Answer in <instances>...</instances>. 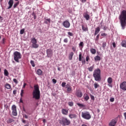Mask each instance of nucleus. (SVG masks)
Returning a JSON list of instances; mask_svg holds the SVG:
<instances>
[{"label":"nucleus","instance_id":"1","mask_svg":"<svg viewBox=\"0 0 126 126\" xmlns=\"http://www.w3.org/2000/svg\"><path fill=\"white\" fill-rule=\"evenodd\" d=\"M119 20L122 29L124 30L126 29V10H123L119 16Z\"/></svg>","mask_w":126,"mask_h":126},{"label":"nucleus","instance_id":"2","mask_svg":"<svg viewBox=\"0 0 126 126\" xmlns=\"http://www.w3.org/2000/svg\"><path fill=\"white\" fill-rule=\"evenodd\" d=\"M34 90L32 92V98L35 100H39L40 99V90L39 86L35 85L33 87Z\"/></svg>","mask_w":126,"mask_h":126},{"label":"nucleus","instance_id":"3","mask_svg":"<svg viewBox=\"0 0 126 126\" xmlns=\"http://www.w3.org/2000/svg\"><path fill=\"white\" fill-rule=\"evenodd\" d=\"M93 76L95 81L98 82L101 81L102 78H101V70L99 68H97L94 71Z\"/></svg>","mask_w":126,"mask_h":126},{"label":"nucleus","instance_id":"4","mask_svg":"<svg viewBox=\"0 0 126 126\" xmlns=\"http://www.w3.org/2000/svg\"><path fill=\"white\" fill-rule=\"evenodd\" d=\"M59 122L61 125L64 126H69L71 124L70 120L66 117H62L61 120H59Z\"/></svg>","mask_w":126,"mask_h":126},{"label":"nucleus","instance_id":"5","mask_svg":"<svg viewBox=\"0 0 126 126\" xmlns=\"http://www.w3.org/2000/svg\"><path fill=\"white\" fill-rule=\"evenodd\" d=\"M13 57L15 62H16V63H19V60L21 59L22 56L20 52L16 51L13 53Z\"/></svg>","mask_w":126,"mask_h":126},{"label":"nucleus","instance_id":"6","mask_svg":"<svg viewBox=\"0 0 126 126\" xmlns=\"http://www.w3.org/2000/svg\"><path fill=\"white\" fill-rule=\"evenodd\" d=\"M81 117L85 120H90L91 119V115L90 114V112L88 111L82 112Z\"/></svg>","mask_w":126,"mask_h":126},{"label":"nucleus","instance_id":"7","mask_svg":"<svg viewBox=\"0 0 126 126\" xmlns=\"http://www.w3.org/2000/svg\"><path fill=\"white\" fill-rule=\"evenodd\" d=\"M31 42L32 43V46L34 48V49H37L39 48V45L37 44V40L35 37H33L31 39Z\"/></svg>","mask_w":126,"mask_h":126},{"label":"nucleus","instance_id":"8","mask_svg":"<svg viewBox=\"0 0 126 126\" xmlns=\"http://www.w3.org/2000/svg\"><path fill=\"white\" fill-rule=\"evenodd\" d=\"M75 95L78 98H81L83 96V93L80 90H78L75 93Z\"/></svg>","mask_w":126,"mask_h":126},{"label":"nucleus","instance_id":"9","mask_svg":"<svg viewBox=\"0 0 126 126\" xmlns=\"http://www.w3.org/2000/svg\"><path fill=\"white\" fill-rule=\"evenodd\" d=\"M46 54L48 58H52L53 56V50L51 49H48L46 50Z\"/></svg>","mask_w":126,"mask_h":126},{"label":"nucleus","instance_id":"10","mask_svg":"<svg viewBox=\"0 0 126 126\" xmlns=\"http://www.w3.org/2000/svg\"><path fill=\"white\" fill-rule=\"evenodd\" d=\"M63 25L65 28H69L70 27V23L68 21L66 20L63 22Z\"/></svg>","mask_w":126,"mask_h":126},{"label":"nucleus","instance_id":"11","mask_svg":"<svg viewBox=\"0 0 126 126\" xmlns=\"http://www.w3.org/2000/svg\"><path fill=\"white\" fill-rule=\"evenodd\" d=\"M107 82H108V86L109 87H113V85H112V83H113V78L112 77H109L107 79Z\"/></svg>","mask_w":126,"mask_h":126},{"label":"nucleus","instance_id":"12","mask_svg":"<svg viewBox=\"0 0 126 126\" xmlns=\"http://www.w3.org/2000/svg\"><path fill=\"white\" fill-rule=\"evenodd\" d=\"M120 88L124 91H126V82H123L120 84Z\"/></svg>","mask_w":126,"mask_h":126},{"label":"nucleus","instance_id":"13","mask_svg":"<svg viewBox=\"0 0 126 126\" xmlns=\"http://www.w3.org/2000/svg\"><path fill=\"white\" fill-rule=\"evenodd\" d=\"M68 117L71 119H76L77 118V115L75 114L70 113Z\"/></svg>","mask_w":126,"mask_h":126},{"label":"nucleus","instance_id":"14","mask_svg":"<svg viewBox=\"0 0 126 126\" xmlns=\"http://www.w3.org/2000/svg\"><path fill=\"white\" fill-rule=\"evenodd\" d=\"M8 4L9 5V6L7 8V9H10V8L12 7V5H13V0H9Z\"/></svg>","mask_w":126,"mask_h":126},{"label":"nucleus","instance_id":"15","mask_svg":"<svg viewBox=\"0 0 126 126\" xmlns=\"http://www.w3.org/2000/svg\"><path fill=\"white\" fill-rule=\"evenodd\" d=\"M116 124H117V121L115 119H113L110 122V123H109V126H116Z\"/></svg>","mask_w":126,"mask_h":126},{"label":"nucleus","instance_id":"16","mask_svg":"<svg viewBox=\"0 0 126 126\" xmlns=\"http://www.w3.org/2000/svg\"><path fill=\"white\" fill-rule=\"evenodd\" d=\"M62 113L63 115H64L65 116H67V115L68 114V110L65 109H62Z\"/></svg>","mask_w":126,"mask_h":126},{"label":"nucleus","instance_id":"17","mask_svg":"<svg viewBox=\"0 0 126 126\" xmlns=\"http://www.w3.org/2000/svg\"><path fill=\"white\" fill-rule=\"evenodd\" d=\"M84 18L86 19V20H89L90 19V15L88 14V13L86 12L83 14Z\"/></svg>","mask_w":126,"mask_h":126},{"label":"nucleus","instance_id":"18","mask_svg":"<svg viewBox=\"0 0 126 126\" xmlns=\"http://www.w3.org/2000/svg\"><path fill=\"white\" fill-rule=\"evenodd\" d=\"M81 26L83 31H84L85 32L88 31V27H87V25L84 26V25H82Z\"/></svg>","mask_w":126,"mask_h":126},{"label":"nucleus","instance_id":"19","mask_svg":"<svg viewBox=\"0 0 126 126\" xmlns=\"http://www.w3.org/2000/svg\"><path fill=\"white\" fill-rule=\"evenodd\" d=\"M83 59H84V57L82 56V53L81 52H80L79 55V62H82V63H83Z\"/></svg>","mask_w":126,"mask_h":126},{"label":"nucleus","instance_id":"20","mask_svg":"<svg viewBox=\"0 0 126 126\" xmlns=\"http://www.w3.org/2000/svg\"><path fill=\"white\" fill-rule=\"evenodd\" d=\"M66 88H67V91L68 92H70L72 91V89L71 88V86L69 84H67Z\"/></svg>","mask_w":126,"mask_h":126},{"label":"nucleus","instance_id":"21","mask_svg":"<svg viewBox=\"0 0 126 126\" xmlns=\"http://www.w3.org/2000/svg\"><path fill=\"white\" fill-rule=\"evenodd\" d=\"M121 45L122 47L126 48V39H124V40H122V42L121 43Z\"/></svg>","mask_w":126,"mask_h":126},{"label":"nucleus","instance_id":"22","mask_svg":"<svg viewBox=\"0 0 126 126\" xmlns=\"http://www.w3.org/2000/svg\"><path fill=\"white\" fill-rule=\"evenodd\" d=\"M79 47L80 48V50H82L83 47H84V43H83L82 41L80 42L79 44Z\"/></svg>","mask_w":126,"mask_h":126},{"label":"nucleus","instance_id":"23","mask_svg":"<svg viewBox=\"0 0 126 126\" xmlns=\"http://www.w3.org/2000/svg\"><path fill=\"white\" fill-rule=\"evenodd\" d=\"M4 87L5 88H6V89H11V85H10V84H8V83H6L4 85Z\"/></svg>","mask_w":126,"mask_h":126},{"label":"nucleus","instance_id":"24","mask_svg":"<svg viewBox=\"0 0 126 126\" xmlns=\"http://www.w3.org/2000/svg\"><path fill=\"white\" fill-rule=\"evenodd\" d=\"M94 62H98L101 61V57L99 56H96L94 57Z\"/></svg>","mask_w":126,"mask_h":126},{"label":"nucleus","instance_id":"25","mask_svg":"<svg viewBox=\"0 0 126 126\" xmlns=\"http://www.w3.org/2000/svg\"><path fill=\"white\" fill-rule=\"evenodd\" d=\"M36 74L38 75H42L43 74V71H42V70H41V69H38L36 71Z\"/></svg>","mask_w":126,"mask_h":126},{"label":"nucleus","instance_id":"26","mask_svg":"<svg viewBox=\"0 0 126 126\" xmlns=\"http://www.w3.org/2000/svg\"><path fill=\"white\" fill-rule=\"evenodd\" d=\"M73 55H74V53H73V52H71L69 53L68 55V59L69 61H71V60H72V57H73Z\"/></svg>","mask_w":126,"mask_h":126},{"label":"nucleus","instance_id":"27","mask_svg":"<svg viewBox=\"0 0 126 126\" xmlns=\"http://www.w3.org/2000/svg\"><path fill=\"white\" fill-rule=\"evenodd\" d=\"M99 32H100V28L97 27L95 29L94 34V36H96V35H97V34H98Z\"/></svg>","mask_w":126,"mask_h":126},{"label":"nucleus","instance_id":"28","mask_svg":"<svg viewBox=\"0 0 126 126\" xmlns=\"http://www.w3.org/2000/svg\"><path fill=\"white\" fill-rule=\"evenodd\" d=\"M14 120L13 119L9 118L8 120H7L6 123L7 124H11V123H13Z\"/></svg>","mask_w":126,"mask_h":126},{"label":"nucleus","instance_id":"29","mask_svg":"<svg viewBox=\"0 0 126 126\" xmlns=\"http://www.w3.org/2000/svg\"><path fill=\"white\" fill-rule=\"evenodd\" d=\"M90 52L93 55H95V54H96V49L94 48H91L90 49Z\"/></svg>","mask_w":126,"mask_h":126},{"label":"nucleus","instance_id":"30","mask_svg":"<svg viewBox=\"0 0 126 126\" xmlns=\"http://www.w3.org/2000/svg\"><path fill=\"white\" fill-rule=\"evenodd\" d=\"M85 101H87L88 100H89L90 99V97H89V95H88L87 94H86L84 96Z\"/></svg>","mask_w":126,"mask_h":126},{"label":"nucleus","instance_id":"31","mask_svg":"<svg viewBox=\"0 0 126 126\" xmlns=\"http://www.w3.org/2000/svg\"><path fill=\"white\" fill-rule=\"evenodd\" d=\"M94 65H93L92 66L88 68V69L89 71L92 72L93 71V69H94Z\"/></svg>","mask_w":126,"mask_h":126},{"label":"nucleus","instance_id":"32","mask_svg":"<svg viewBox=\"0 0 126 126\" xmlns=\"http://www.w3.org/2000/svg\"><path fill=\"white\" fill-rule=\"evenodd\" d=\"M12 115H13V116H14L15 117H16V116H17V110L12 111Z\"/></svg>","mask_w":126,"mask_h":126},{"label":"nucleus","instance_id":"33","mask_svg":"<svg viewBox=\"0 0 126 126\" xmlns=\"http://www.w3.org/2000/svg\"><path fill=\"white\" fill-rule=\"evenodd\" d=\"M94 85L95 89H97V88H99V87H100V86L96 82L94 83Z\"/></svg>","mask_w":126,"mask_h":126},{"label":"nucleus","instance_id":"34","mask_svg":"<svg viewBox=\"0 0 126 126\" xmlns=\"http://www.w3.org/2000/svg\"><path fill=\"white\" fill-rule=\"evenodd\" d=\"M4 74L5 76H8V74H9V73H8V71L6 69H4Z\"/></svg>","mask_w":126,"mask_h":126},{"label":"nucleus","instance_id":"35","mask_svg":"<svg viewBox=\"0 0 126 126\" xmlns=\"http://www.w3.org/2000/svg\"><path fill=\"white\" fill-rule=\"evenodd\" d=\"M106 46H107V43L104 42L102 43V48L103 50H105L106 49Z\"/></svg>","mask_w":126,"mask_h":126},{"label":"nucleus","instance_id":"36","mask_svg":"<svg viewBox=\"0 0 126 126\" xmlns=\"http://www.w3.org/2000/svg\"><path fill=\"white\" fill-rule=\"evenodd\" d=\"M67 34L69 37L73 36V33L70 32H68Z\"/></svg>","mask_w":126,"mask_h":126},{"label":"nucleus","instance_id":"37","mask_svg":"<svg viewBox=\"0 0 126 126\" xmlns=\"http://www.w3.org/2000/svg\"><path fill=\"white\" fill-rule=\"evenodd\" d=\"M16 106L15 105H13L12 106V111H16Z\"/></svg>","mask_w":126,"mask_h":126},{"label":"nucleus","instance_id":"38","mask_svg":"<svg viewBox=\"0 0 126 126\" xmlns=\"http://www.w3.org/2000/svg\"><path fill=\"white\" fill-rule=\"evenodd\" d=\"M19 4V1L16 2L14 5H13V8H16V7Z\"/></svg>","mask_w":126,"mask_h":126},{"label":"nucleus","instance_id":"39","mask_svg":"<svg viewBox=\"0 0 126 126\" xmlns=\"http://www.w3.org/2000/svg\"><path fill=\"white\" fill-rule=\"evenodd\" d=\"M25 32V29H22L20 32V33L21 34V35H22V34H24V32Z\"/></svg>","mask_w":126,"mask_h":126},{"label":"nucleus","instance_id":"40","mask_svg":"<svg viewBox=\"0 0 126 126\" xmlns=\"http://www.w3.org/2000/svg\"><path fill=\"white\" fill-rule=\"evenodd\" d=\"M68 105L69 106H70V107H72V106H73V102L71 101V102H69L68 103Z\"/></svg>","mask_w":126,"mask_h":126},{"label":"nucleus","instance_id":"41","mask_svg":"<svg viewBox=\"0 0 126 126\" xmlns=\"http://www.w3.org/2000/svg\"><path fill=\"white\" fill-rule=\"evenodd\" d=\"M23 94H24V90H21L20 94L21 97H23Z\"/></svg>","mask_w":126,"mask_h":126},{"label":"nucleus","instance_id":"42","mask_svg":"<svg viewBox=\"0 0 126 126\" xmlns=\"http://www.w3.org/2000/svg\"><path fill=\"white\" fill-rule=\"evenodd\" d=\"M90 97H91V100H93V101L95 100V97L94 95L90 94Z\"/></svg>","mask_w":126,"mask_h":126},{"label":"nucleus","instance_id":"43","mask_svg":"<svg viewBox=\"0 0 126 126\" xmlns=\"http://www.w3.org/2000/svg\"><path fill=\"white\" fill-rule=\"evenodd\" d=\"M31 64H32L33 67H35V63H34V62L32 60L31 61Z\"/></svg>","mask_w":126,"mask_h":126},{"label":"nucleus","instance_id":"44","mask_svg":"<svg viewBox=\"0 0 126 126\" xmlns=\"http://www.w3.org/2000/svg\"><path fill=\"white\" fill-rule=\"evenodd\" d=\"M101 36H102V37H106V36H108V34L106 33H103L101 34Z\"/></svg>","mask_w":126,"mask_h":126},{"label":"nucleus","instance_id":"45","mask_svg":"<svg viewBox=\"0 0 126 126\" xmlns=\"http://www.w3.org/2000/svg\"><path fill=\"white\" fill-rule=\"evenodd\" d=\"M90 60V57H89V56H87L86 58V62H89Z\"/></svg>","mask_w":126,"mask_h":126},{"label":"nucleus","instance_id":"46","mask_svg":"<svg viewBox=\"0 0 126 126\" xmlns=\"http://www.w3.org/2000/svg\"><path fill=\"white\" fill-rule=\"evenodd\" d=\"M64 43H68V39L67 38H64L63 40Z\"/></svg>","mask_w":126,"mask_h":126},{"label":"nucleus","instance_id":"47","mask_svg":"<svg viewBox=\"0 0 126 126\" xmlns=\"http://www.w3.org/2000/svg\"><path fill=\"white\" fill-rule=\"evenodd\" d=\"M77 106H79V107H84V105L81 104V103H77Z\"/></svg>","mask_w":126,"mask_h":126},{"label":"nucleus","instance_id":"48","mask_svg":"<svg viewBox=\"0 0 126 126\" xmlns=\"http://www.w3.org/2000/svg\"><path fill=\"white\" fill-rule=\"evenodd\" d=\"M72 50L74 52H76V47L75 46L72 47Z\"/></svg>","mask_w":126,"mask_h":126},{"label":"nucleus","instance_id":"49","mask_svg":"<svg viewBox=\"0 0 126 126\" xmlns=\"http://www.w3.org/2000/svg\"><path fill=\"white\" fill-rule=\"evenodd\" d=\"M66 84V83L63 82L62 84V87H65Z\"/></svg>","mask_w":126,"mask_h":126},{"label":"nucleus","instance_id":"50","mask_svg":"<svg viewBox=\"0 0 126 126\" xmlns=\"http://www.w3.org/2000/svg\"><path fill=\"white\" fill-rule=\"evenodd\" d=\"M13 81L16 83V84H17L18 83V81H17L16 79H13Z\"/></svg>","mask_w":126,"mask_h":126},{"label":"nucleus","instance_id":"51","mask_svg":"<svg viewBox=\"0 0 126 126\" xmlns=\"http://www.w3.org/2000/svg\"><path fill=\"white\" fill-rule=\"evenodd\" d=\"M52 81L54 84H56V83H57V80H56V79H53Z\"/></svg>","mask_w":126,"mask_h":126},{"label":"nucleus","instance_id":"52","mask_svg":"<svg viewBox=\"0 0 126 126\" xmlns=\"http://www.w3.org/2000/svg\"><path fill=\"white\" fill-rule=\"evenodd\" d=\"M100 36V34H98L95 38V40L96 41H98L99 40V37Z\"/></svg>","mask_w":126,"mask_h":126},{"label":"nucleus","instance_id":"53","mask_svg":"<svg viewBox=\"0 0 126 126\" xmlns=\"http://www.w3.org/2000/svg\"><path fill=\"white\" fill-rule=\"evenodd\" d=\"M110 102H114V101H115V98H114V97L111 98L110 99Z\"/></svg>","mask_w":126,"mask_h":126},{"label":"nucleus","instance_id":"54","mask_svg":"<svg viewBox=\"0 0 126 126\" xmlns=\"http://www.w3.org/2000/svg\"><path fill=\"white\" fill-rule=\"evenodd\" d=\"M112 45L113 48H116V43L115 42H113Z\"/></svg>","mask_w":126,"mask_h":126},{"label":"nucleus","instance_id":"55","mask_svg":"<svg viewBox=\"0 0 126 126\" xmlns=\"http://www.w3.org/2000/svg\"><path fill=\"white\" fill-rule=\"evenodd\" d=\"M68 12H69V13H71V12H72V10L71 9H68Z\"/></svg>","mask_w":126,"mask_h":126},{"label":"nucleus","instance_id":"56","mask_svg":"<svg viewBox=\"0 0 126 126\" xmlns=\"http://www.w3.org/2000/svg\"><path fill=\"white\" fill-rule=\"evenodd\" d=\"M17 91L16 90H14L13 91V94H14V95H15L17 93Z\"/></svg>","mask_w":126,"mask_h":126},{"label":"nucleus","instance_id":"57","mask_svg":"<svg viewBox=\"0 0 126 126\" xmlns=\"http://www.w3.org/2000/svg\"><path fill=\"white\" fill-rule=\"evenodd\" d=\"M27 85V84L26 83H24L23 85V88H25L26 86Z\"/></svg>","mask_w":126,"mask_h":126},{"label":"nucleus","instance_id":"58","mask_svg":"<svg viewBox=\"0 0 126 126\" xmlns=\"http://www.w3.org/2000/svg\"><path fill=\"white\" fill-rule=\"evenodd\" d=\"M46 20H47L49 23H51V19H46Z\"/></svg>","mask_w":126,"mask_h":126},{"label":"nucleus","instance_id":"59","mask_svg":"<svg viewBox=\"0 0 126 126\" xmlns=\"http://www.w3.org/2000/svg\"><path fill=\"white\" fill-rule=\"evenodd\" d=\"M20 103H23V100H22V97L20 99Z\"/></svg>","mask_w":126,"mask_h":126},{"label":"nucleus","instance_id":"60","mask_svg":"<svg viewBox=\"0 0 126 126\" xmlns=\"http://www.w3.org/2000/svg\"><path fill=\"white\" fill-rule=\"evenodd\" d=\"M124 117H125V120H126V112H125V113H124Z\"/></svg>","mask_w":126,"mask_h":126},{"label":"nucleus","instance_id":"61","mask_svg":"<svg viewBox=\"0 0 126 126\" xmlns=\"http://www.w3.org/2000/svg\"><path fill=\"white\" fill-rule=\"evenodd\" d=\"M81 1L83 3H84V2H86V0H82Z\"/></svg>","mask_w":126,"mask_h":126},{"label":"nucleus","instance_id":"62","mask_svg":"<svg viewBox=\"0 0 126 126\" xmlns=\"http://www.w3.org/2000/svg\"><path fill=\"white\" fill-rule=\"evenodd\" d=\"M24 117L25 118V119H28V116H27V115H25Z\"/></svg>","mask_w":126,"mask_h":126},{"label":"nucleus","instance_id":"63","mask_svg":"<svg viewBox=\"0 0 126 126\" xmlns=\"http://www.w3.org/2000/svg\"><path fill=\"white\" fill-rule=\"evenodd\" d=\"M4 41H5V38H3L2 39V43H3V44H4Z\"/></svg>","mask_w":126,"mask_h":126},{"label":"nucleus","instance_id":"64","mask_svg":"<svg viewBox=\"0 0 126 126\" xmlns=\"http://www.w3.org/2000/svg\"><path fill=\"white\" fill-rule=\"evenodd\" d=\"M22 122L24 124H26V120H23Z\"/></svg>","mask_w":126,"mask_h":126}]
</instances>
